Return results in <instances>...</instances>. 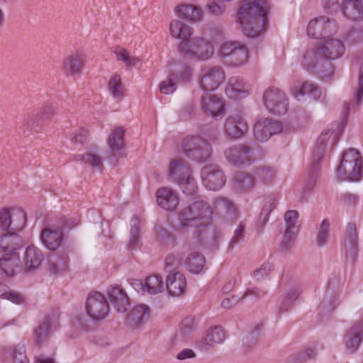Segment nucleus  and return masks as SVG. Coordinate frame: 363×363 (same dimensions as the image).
<instances>
[{"label":"nucleus","instance_id":"obj_15","mask_svg":"<svg viewBox=\"0 0 363 363\" xmlns=\"http://www.w3.org/2000/svg\"><path fill=\"white\" fill-rule=\"evenodd\" d=\"M337 26L334 20L325 16L311 20L307 27V34L314 39H322L337 31Z\"/></svg>","mask_w":363,"mask_h":363},{"label":"nucleus","instance_id":"obj_37","mask_svg":"<svg viewBox=\"0 0 363 363\" xmlns=\"http://www.w3.org/2000/svg\"><path fill=\"white\" fill-rule=\"evenodd\" d=\"M255 184V179L250 174L245 172H239L233 178V187L239 192L250 191Z\"/></svg>","mask_w":363,"mask_h":363},{"label":"nucleus","instance_id":"obj_52","mask_svg":"<svg viewBox=\"0 0 363 363\" xmlns=\"http://www.w3.org/2000/svg\"><path fill=\"white\" fill-rule=\"evenodd\" d=\"M182 256L179 254H171L165 259L164 271L168 274L180 273L179 269L182 265Z\"/></svg>","mask_w":363,"mask_h":363},{"label":"nucleus","instance_id":"obj_39","mask_svg":"<svg viewBox=\"0 0 363 363\" xmlns=\"http://www.w3.org/2000/svg\"><path fill=\"white\" fill-rule=\"evenodd\" d=\"M294 97L300 101L305 95H308L314 100H318L321 96V91L318 86L308 82H304L298 89H296L293 92Z\"/></svg>","mask_w":363,"mask_h":363},{"label":"nucleus","instance_id":"obj_43","mask_svg":"<svg viewBox=\"0 0 363 363\" xmlns=\"http://www.w3.org/2000/svg\"><path fill=\"white\" fill-rule=\"evenodd\" d=\"M149 314V308L145 305L135 306L128 314L127 320L130 325L138 326L143 323L145 317Z\"/></svg>","mask_w":363,"mask_h":363},{"label":"nucleus","instance_id":"obj_11","mask_svg":"<svg viewBox=\"0 0 363 363\" xmlns=\"http://www.w3.org/2000/svg\"><path fill=\"white\" fill-rule=\"evenodd\" d=\"M191 77V69L186 64L176 65L168 79L160 84V91L164 94L173 93L176 89V82L186 83Z\"/></svg>","mask_w":363,"mask_h":363},{"label":"nucleus","instance_id":"obj_17","mask_svg":"<svg viewBox=\"0 0 363 363\" xmlns=\"http://www.w3.org/2000/svg\"><path fill=\"white\" fill-rule=\"evenodd\" d=\"M224 79L225 73L222 67H208L203 70L200 85L203 91H211L216 89Z\"/></svg>","mask_w":363,"mask_h":363},{"label":"nucleus","instance_id":"obj_29","mask_svg":"<svg viewBox=\"0 0 363 363\" xmlns=\"http://www.w3.org/2000/svg\"><path fill=\"white\" fill-rule=\"evenodd\" d=\"M342 13L351 21L363 20V0H343Z\"/></svg>","mask_w":363,"mask_h":363},{"label":"nucleus","instance_id":"obj_3","mask_svg":"<svg viewBox=\"0 0 363 363\" xmlns=\"http://www.w3.org/2000/svg\"><path fill=\"white\" fill-rule=\"evenodd\" d=\"M26 224V214L19 208H3L0 210V249L4 252L17 253L23 245L19 235Z\"/></svg>","mask_w":363,"mask_h":363},{"label":"nucleus","instance_id":"obj_38","mask_svg":"<svg viewBox=\"0 0 363 363\" xmlns=\"http://www.w3.org/2000/svg\"><path fill=\"white\" fill-rule=\"evenodd\" d=\"M175 12L178 17L190 22L199 21L202 15L199 8L191 4H182L176 8Z\"/></svg>","mask_w":363,"mask_h":363},{"label":"nucleus","instance_id":"obj_64","mask_svg":"<svg viewBox=\"0 0 363 363\" xmlns=\"http://www.w3.org/2000/svg\"><path fill=\"white\" fill-rule=\"evenodd\" d=\"M261 330L262 325H257L254 329L242 339L244 346L250 347L251 345L255 344L257 341Z\"/></svg>","mask_w":363,"mask_h":363},{"label":"nucleus","instance_id":"obj_40","mask_svg":"<svg viewBox=\"0 0 363 363\" xmlns=\"http://www.w3.org/2000/svg\"><path fill=\"white\" fill-rule=\"evenodd\" d=\"M213 205L216 209L225 213L230 218H235L236 206L234 202L227 197L218 196L213 199Z\"/></svg>","mask_w":363,"mask_h":363},{"label":"nucleus","instance_id":"obj_50","mask_svg":"<svg viewBox=\"0 0 363 363\" xmlns=\"http://www.w3.org/2000/svg\"><path fill=\"white\" fill-rule=\"evenodd\" d=\"M113 52L116 55L117 60L123 62L127 67V69L135 67L139 62L138 57L130 56L129 52L121 46L115 47Z\"/></svg>","mask_w":363,"mask_h":363},{"label":"nucleus","instance_id":"obj_30","mask_svg":"<svg viewBox=\"0 0 363 363\" xmlns=\"http://www.w3.org/2000/svg\"><path fill=\"white\" fill-rule=\"evenodd\" d=\"M44 260V255L41 250L33 245H28L26 250L23 262L28 271L37 269Z\"/></svg>","mask_w":363,"mask_h":363},{"label":"nucleus","instance_id":"obj_31","mask_svg":"<svg viewBox=\"0 0 363 363\" xmlns=\"http://www.w3.org/2000/svg\"><path fill=\"white\" fill-rule=\"evenodd\" d=\"M45 124L38 112L27 114L19 125V129L25 136H29L33 132H38Z\"/></svg>","mask_w":363,"mask_h":363},{"label":"nucleus","instance_id":"obj_33","mask_svg":"<svg viewBox=\"0 0 363 363\" xmlns=\"http://www.w3.org/2000/svg\"><path fill=\"white\" fill-rule=\"evenodd\" d=\"M186 286V278L182 273L167 274L166 287L168 292L172 296L182 294Z\"/></svg>","mask_w":363,"mask_h":363},{"label":"nucleus","instance_id":"obj_46","mask_svg":"<svg viewBox=\"0 0 363 363\" xmlns=\"http://www.w3.org/2000/svg\"><path fill=\"white\" fill-rule=\"evenodd\" d=\"M74 160L80 161L99 171L104 168L101 157L95 153L88 152L84 155H77L74 156Z\"/></svg>","mask_w":363,"mask_h":363},{"label":"nucleus","instance_id":"obj_10","mask_svg":"<svg viewBox=\"0 0 363 363\" xmlns=\"http://www.w3.org/2000/svg\"><path fill=\"white\" fill-rule=\"evenodd\" d=\"M263 101L267 109L277 115H283L289 108L286 94L278 88L270 87L263 94Z\"/></svg>","mask_w":363,"mask_h":363},{"label":"nucleus","instance_id":"obj_28","mask_svg":"<svg viewBox=\"0 0 363 363\" xmlns=\"http://www.w3.org/2000/svg\"><path fill=\"white\" fill-rule=\"evenodd\" d=\"M84 67V56L75 52L66 57L62 65V70L66 75L80 74Z\"/></svg>","mask_w":363,"mask_h":363},{"label":"nucleus","instance_id":"obj_25","mask_svg":"<svg viewBox=\"0 0 363 363\" xmlns=\"http://www.w3.org/2000/svg\"><path fill=\"white\" fill-rule=\"evenodd\" d=\"M21 262L18 253L4 252L0 258V269L7 277H13L20 272Z\"/></svg>","mask_w":363,"mask_h":363},{"label":"nucleus","instance_id":"obj_2","mask_svg":"<svg viewBox=\"0 0 363 363\" xmlns=\"http://www.w3.org/2000/svg\"><path fill=\"white\" fill-rule=\"evenodd\" d=\"M345 53V45L338 39L324 40L316 48L306 51L301 65L308 72H312L321 78H329L333 74V65L330 62L341 57Z\"/></svg>","mask_w":363,"mask_h":363},{"label":"nucleus","instance_id":"obj_36","mask_svg":"<svg viewBox=\"0 0 363 363\" xmlns=\"http://www.w3.org/2000/svg\"><path fill=\"white\" fill-rule=\"evenodd\" d=\"M170 33L172 37L182 40V42L189 41L192 35V29L188 25L179 20H172L169 24Z\"/></svg>","mask_w":363,"mask_h":363},{"label":"nucleus","instance_id":"obj_59","mask_svg":"<svg viewBox=\"0 0 363 363\" xmlns=\"http://www.w3.org/2000/svg\"><path fill=\"white\" fill-rule=\"evenodd\" d=\"M358 62V80L354 95L356 106H359L363 99V59L359 60Z\"/></svg>","mask_w":363,"mask_h":363},{"label":"nucleus","instance_id":"obj_18","mask_svg":"<svg viewBox=\"0 0 363 363\" xmlns=\"http://www.w3.org/2000/svg\"><path fill=\"white\" fill-rule=\"evenodd\" d=\"M225 133L233 139H239L244 136L248 130L246 121L238 113L230 115L225 121Z\"/></svg>","mask_w":363,"mask_h":363},{"label":"nucleus","instance_id":"obj_14","mask_svg":"<svg viewBox=\"0 0 363 363\" xmlns=\"http://www.w3.org/2000/svg\"><path fill=\"white\" fill-rule=\"evenodd\" d=\"M201 177L203 186L208 190L218 191L225 184L226 179L223 170L215 164L205 165L201 169Z\"/></svg>","mask_w":363,"mask_h":363},{"label":"nucleus","instance_id":"obj_1","mask_svg":"<svg viewBox=\"0 0 363 363\" xmlns=\"http://www.w3.org/2000/svg\"><path fill=\"white\" fill-rule=\"evenodd\" d=\"M213 213L212 207L203 201H195L184 207L179 213V229L193 230L196 242L212 250L217 249L221 238L220 233L210 225Z\"/></svg>","mask_w":363,"mask_h":363},{"label":"nucleus","instance_id":"obj_4","mask_svg":"<svg viewBox=\"0 0 363 363\" xmlns=\"http://www.w3.org/2000/svg\"><path fill=\"white\" fill-rule=\"evenodd\" d=\"M269 6L267 0H243L237 19L248 38L258 36L265 28Z\"/></svg>","mask_w":363,"mask_h":363},{"label":"nucleus","instance_id":"obj_7","mask_svg":"<svg viewBox=\"0 0 363 363\" xmlns=\"http://www.w3.org/2000/svg\"><path fill=\"white\" fill-rule=\"evenodd\" d=\"M179 51L186 59L206 60L212 57L214 49L211 42L202 38H194L181 42Z\"/></svg>","mask_w":363,"mask_h":363},{"label":"nucleus","instance_id":"obj_13","mask_svg":"<svg viewBox=\"0 0 363 363\" xmlns=\"http://www.w3.org/2000/svg\"><path fill=\"white\" fill-rule=\"evenodd\" d=\"M224 154L227 160L236 167L249 166L255 160L252 148L247 144L230 147L225 150Z\"/></svg>","mask_w":363,"mask_h":363},{"label":"nucleus","instance_id":"obj_57","mask_svg":"<svg viewBox=\"0 0 363 363\" xmlns=\"http://www.w3.org/2000/svg\"><path fill=\"white\" fill-rule=\"evenodd\" d=\"M298 213L295 210H289L284 214L285 220V230H290L291 232H298V226L297 225Z\"/></svg>","mask_w":363,"mask_h":363},{"label":"nucleus","instance_id":"obj_42","mask_svg":"<svg viewBox=\"0 0 363 363\" xmlns=\"http://www.w3.org/2000/svg\"><path fill=\"white\" fill-rule=\"evenodd\" d=\"M205 263L206 259L203 255L196 252L191 253L185 259L189 271L196 274L203 270Z\"/></svg>","mask_w":363,"mask_h":363},{"label":"nucleus","instance_id":"obj_51","mask_svg":"<svg viewBox=\"0 0 363 363\" xmlns=\"http://www.w3.org/2000/svg\"><path fill=\"white\" fill-rule=\"evenodd\" d=\"M147 291L150 294H157L164 291L162 278L159 275L148 277L145 282Z\"/></svg>","mask_w":363,"mask_h":363},{"label":"nucleus","instance_id":"obj_26","mask_svg":"<svg viewBox=\"0 0 363 363\" xmlns=\"http://www.w3.org/2000/svg\"><path fill=\"white\" fill-rule=\"evenodd\" d=\"M250 85L240 77L230 78L225 91L228 96L233 99L245 97L249 91Z\"/></svg>","mask_w":363,"mask_h":363},{"label":"nucleus","instance_id":"obj_62","mask_svg":"<svg viewBox=\"0 0 363 363\" xmlns=\"http://www.w3.org/2000/svg\"><path fill=\"white\" fill-rule=\"evenodd\" d=\"M345 40L346 43L353 45L363 41V30L360 28H352L347 33Z\"/></svg>","mask_w":363,"mask_h":363},{"label":"nucleus","instance_id":"obj_47","mask_svg":"<svg viewBox=\"0 0 363 363\" xmlns=\"http://www.w3.org/2000/svg\"><path fill=\"white\" fill-rule=\"evenodd\" d=\"M197 329V324L194 317L187 316L184 318L179 327V335L184 340H186L195 333Z\"/></svg>","mask_w":363,"mask_h":363},{"label":"nucleus","instance_id":"obj_61","mask_svg":"<svg viewBox=\"0 0 363 363\" xmlns=\"http://www.w3.org/2000/svg\"><path fill=\"white\" fill-rule=\"evenodd\" d=\"M278 203V199L274 196H269L262 207L260 212L259 219L264 223L267 222L270 213L276 208Z\"/></svg>","mask_w":363,"mask_h":363},{"label":"nucleus","instance_id":"obj_56","mask_svg":"<svg viewBox=\"0 0 363 363\" xmlns=\"http://www.w3.org/2000/svg\"><path fill=\"white\" fill-rule=\"evenodd\" d=\"M245 225L240 222L233 231V235L229 242L228 250H232L235 245L243 242L245 238Z\"/></svg>","mask_w":363,"mask_h":363},{"label":"nucleus","instance_id":"obj_41","mask_svg":"<svg viewBox=\"0 0 363 363\" xmlns=\"http://www.w3.org/2000/svg\"><path fill=\"white\" fill-rule=\"evenodd\" d=\"M2 352L5 356L7 354L11 355L13 363H29L23 344H18L13 348L4 347Z\"/></svg>","mask_w":363,"mask_h":363},{"label":"nucleus","instance_id":"obj_24","mask_svg":"<svg viewBox=\"0 0 363 363\" xmlns=\"http://www.w3.org/2000/svg\"><path fill=\"white\" fill-rule=\"evenodd\" d=\"M157 203L160 207L168 211H174L179 205V198L173 190L162 187L156 192Z\"/></svg>","mask_w":363,"mask_h":363},{"label":"nucleus","instance_id":"obj_34","mask_svg":"<svg viewBox=\"0 0 363 363\" xmlns=\"http://www.w3.org/2000/svg\"><path fill=\"white\" fill-rule=\"evenodd\" d=\"M107 143L111 151L108 157H115L124 148V130L120 127L113 130L109 135Z\"/></svg>","mask_w":363,"mask_h":363},{"label":"nucleus","instance_id":"obj_23","mask_svg":"<svg viewBox=\"0 0 363 363\" xmlns=\"http://www.w3.org/2000/svg\"><path fill=\"white\" fill-rule=\"evenodd\" d=\"M42 243L50 250L58 249L63 240L62 230L59 227L44 228L40 236Z\"/></svg>","mask_w":363,"mask_h":363},{"label":"nucleus","instance_id":"obj_63","mask_svg":"<svg viewBox=\"0 0 363 363\" xmlns=\"http://www.w3.org/2000/svg\"><path fill=\"white\" fill-rule=\"evenodd\" d=\"M296 235V233L285 230L279 245L280 250L282 252H287L294 247Z\"/></svg>","mask_w":363,"mask_h":363},{"label":"nucleus","instance_id":"obj_48","mask_svg":"<svg viewBox=\"0 0 363 363\" xmlns=\"http://www.w3.org/2000/svg\"><path fill=\"white\" fill-rule=\"evenodd\" d=\"M140 228L138 217L134 215L130 220V240L128 247L135 250L140 246Z\"/></svg>","mask_w":363,"mask_h":363},{"label":"nucleus","instance_id":"obj_8","mask_svg":"<svg viewBox=\"0 0 363 363\" xmlns=\"http://www.w3.org/2000/svg\"><path fill=\"white\" fill-rule=\"evenodd\" d=\"M220 55L225 64L229 67L242 66L248 60L246 46L238 41H228L223 43L221 46Z\"/></svg>","mask_w":363,"mask_h":363},{"label":"nucleus","instance_id":"obj_22","mask_svg":"<svg viewBox=\"0 0 363 363\" xmlns=\"http://www.w3.org/2000/svg\"><path fill=\"white\" fill-rule=\"evenodd\" d=\"M362 166L361 163L341 161L336 169L337 176L340 180L359 181L362 178Z\"/></svg>","mask_w":363,"mask_h":363},{"label":"nucleus","instance_id":"obj_49","mask_svg":"<svg viewBox=\"0 0 363 363\" xmlns=\"http://www.w3.org/2000/svg\"><path fill=\"white\" fill-rule=\"evenodd\" d=\"M299 291L297 288L291 289L281 298L279 304V312L283 313L289 311L293 306L294 302L298 298Z\"/></svg>","mask_w":363,"mask_h":363},{"label":"nucleus","instance_id":"obj_20","mask_svg":"<svg viewBox=\"0 0 363 363\" xmlns=\"http://www.w3.org/2000/svg\"><path fill=\"white\" fill-rule=\"evenodd\" d=\"M108 299L118 313H125L130 306L127 293L120 286H110L106 290Z\"/></svg>","mask_w":363,"mask_h":363},{"label":"nucleus","instance_id":"obj_55","mask_svg":"<svg viewBox=\"0 0 363 363\" xmlns=\"http://www.w3.org/2000/svg\"><path fill=\"white\" fill-rule=\"evenodd\" d=\"M330 223L328 219H324L320 223L316 235V245L318 247L325 246L329 240Z\"/></svg>","mask_w":363,"mask_h":363},{"label":"nucleus","instance_id":"obj_45","mask_svg":"<svg viewBox=\"0 0 363 363\" xmlns=\"http://www.w3.org/2000/svg\"><path fill=\"white\" fill-rule=\"evenodd\" d=\"M68 260L67 255H64L61 257L51 256L48 259V271L53 274L65 272L68 267Z\"/></svg>","mask_w":363,"mask_h":363},{"label":"nucleus","instance_id":"obj_21","mask_svg":"<svg viewBox=\"0 0 363 363\" xmlns=\"http://www.w3.org/2000/svg\"><path fill=\"white\" fill-rule=\"evenodd\" d=\"M201 110L213 118L223 115L225 104L222 99L213 94H206L202 96Z\"/></svg>","mask_w":363,"mask_h":363},{"label":"nucleus","instance_id":"obj_16","mask_svg":"<svg viewBox=\"0 0 363 363\" xmlns=\"http://www.w3.org/2000/svg\"><path fill=\"white\" fill-rule=\"evenodd\" d=\"M281 130V123L269 118H259L254 124L253 135L257 141L265 142Z\"/></svg>","mask_w":363,"mask_h":363},{"label":"nucleus","instance_id":"obj_35","mask_svg":"<svg viewBox=\"0 0 363 363\" xmlns=\"http://www.w3.org/2000/svg\"><path fill=\"white\" fill-rule=\"evenodd\" d=\"M225 338V331L220 326H215L206 331L202 340L203 349L207 350L214 345L221 344Z\"/></svg>","mask_w":363,"mask_h":363},{"label":"nucleus","instance_id":"obj_53","mask_svg":"<svg viewBox=\"0 0 363 363\" xmlns=\"http://www.w3.org/2000/svg\"><path fill=\"white\" fill-rule=\"evenodd\" d=\"M6 286L0 283V298L6 299L15 304H23L25 302V298L23 295L13 290H5Z\"/></svg>","mask_w":363,"mask_h":363},{"label":"nucleus","instance_id":"obj_32","mask_svg":"<svg viewBox=\"0 0 363 363\" xmlns=\"http://www.w3.org/2000/svg\"><path fill=\"white\" fill-rule=\"evenodd\" d=\"M344 245L346 256L354 260L357 255L358 238L357 229L353 223H349L346 228Z\"/></svg>","mask_w":363,"mask_h":363},{"label":"nucleus","instance_id":"obj_19","mask_svg":"<svg viewBox=\"0 0 363 363\" xmlns=\"http://www.w3.org/2000/svg\"><path fill=\"white\" fill-rule=\"evenodd\" d=\"M59 315L57 312L46 315L39 322L38 325L34 329V343L36 346L40 347L49 337L51 328L55 327V323L58 320Z\"/></svg>","mask_w":363,"mask_h":363},{"label":"nucleus","instance_id":"obj_44","mask_svg":"<svg viewBox=\"0 0 363 363\" xmlns=\"http://www.w3.org/2000/svg\"><path fill=\"white\" fill-rule=\"evenodd\" d=\"M276 174V170L271 167H259L255 172V182L268 185L272 183Z\"/></svg>","mask_w":363,"mask_h":363},{"label":"nucleus","instance_id":"obj_12","mask_svg":"<svg viewBox=\"0 0 363 363\" xmlns=\"http://www.w3.org/2000/svg\"><path fill=\"white\" fill-rule=\"evenodd\" d=\"M85 308L88 315L94 320H104L110 310L105 296L99 292L89 294Z\"/></svg>","mask_w":363,"mask_h":363},{"label":"nucleus","instance_id":"obj_58","mask_svg":"<svg viewBox=\"0 0 363 363\" xmlns=\"http://www.w3.org/2000/svg\"><path fill=\"white\" fill-rule=\"evenodd\" d=\"M57 104L53 102L46 103L43 108L37 112L40 114V118L45 124L50 121L56 114L57 110Z\"/></svg>","mask_w":363,"mask_h":363},{"label":"nucleus","instance_id":"obj_60","mask_svg":"<svg viewBox=\"0 0 363 363\" xmlns=\"http://www.w3.org/2000/svg\"><path fill=\"white\" fill-rule=\"evenodd\" d=\"M155 233L160 244L163 245H172L174 244V238L173 235L162 226L155 227Z\"/></svg>","mask_w":363,"mask_h":363},{"label":"nucleus","instance_id":"obj_27","mask_svg":"<svg viewBox=\"0 0 363 363\" xmlns=\"http://www.w3.org/2000/svg\"><path fill=\"white\" fill-rule=\"evenodd\" d=\"M363 340V325L361 323L354 325L345 335V350L347 354H353L359 348Z\"/></svg>","mask_w":363,"mask_h":363},{"label":"nucleus","instance_id":"obj_5","mask_svg":"<svg viewBox=\"0 0 363 363\" xmlns=\"http://www.w3.org/2000/svg\"><path fill=\"white\" fill-rule=\"evenodd\" d=\"M168 174L173 181L177 182L184 194L190 196L196 192L198 187L192 176V169L185 160H172L168 167Z\"/></svg>","mask_w":363,"mask_h":363},{"label":"nucleus","instance_id":"obj_6","mask_svg":"<svg viewBox=\"0 0 363 363\" xmlns=\"http://www.w3.org/2000/svg\"><path fill=\"white\" fill-rule=\"evenodd\" d=\"M181 148L186 157L201 163L207 161L212 152L211 144L199 135H189L183 138Z\"/></svg>","mask_w":363,"mask_h":363},{"label":"nucleus","instance_id":"obj_54","mask_svg":"<svg viewBox=\"0 0 363 363\" xmlns=\"http://www.w3.org/2000/svg\"><path fill=\"white\" fill-rule=\"evenodd\" d=\"M108 88L114 98H121L124 94L121 78L119 74H115L108 82Z\"/></svg>","mask_w":363,"mask_h":363},{"label":"nucleus","instance_id":"obj_9","mask_svg":"<svg viewBox=\"0 0 363 363\" xmlns=\"http://www.w3.org/2000/svg\"><path fill=\"white\" fill-rule=\"evenodd\" d=\"M341 130H338L337 132L334 133V132H331L330 130H327L319 136L317 140L316 147L313 151L312 156V161L310 165V172L311 174V177L308 184V186H313L315 184V177L314 175L318 171L320 168V162L325 154V146L331 138V136L334 134L332 145H334L335 143L337 142Z\"/></svg>","mask_w":363,"mask_h":363}]
</instances>
